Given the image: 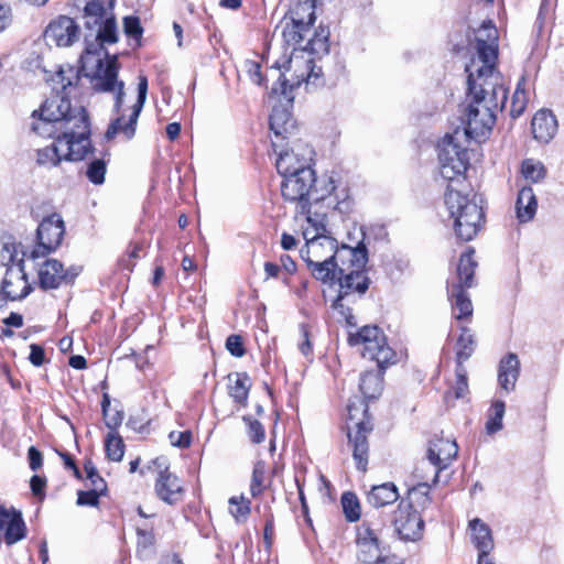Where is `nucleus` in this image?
<instances>
[{
    "mask_svg": "<svg viewBox=\"0 0 564 564\" xmlns=\"http://www.w3.org/2000/svg\"><path fill=\"white\" fill-rule=\"evenodd\" d=\"M31 129L40 137L55 139L37 150L39 165L52 167L62 160L80 161L90 149L88 115L84 107H73L66 99H52L34 110Z\"/></svg>",
    "mask_w": 564,
    "mask_h": 564,
    "instance_id": "f257e3e1",
    "label": "nucleus"
},
{
    "mask_svg": "<svg viewBox=\"0 0 564 564\" xmlns=\"http://www.w3.org/2000/svg\"><path fill=\"white\" fill-rule=\"evenodd\" d=\"M500 73H469L467 77L471 102L467 109L466 127L460 128L470 139L485 137L496 122V115L507 101Z\"/></svg>",
    "mask_w": 564,
    "mask_h": 564,
    "instance_id": "f03ea898",
    "label": "nucleus"
},
{
    "mask_svg": "<svg viewBox=\"0 0 564 564\" xmlns=\"http://www.w3.org/2000/svg\"><path fill=\"white\" fill-rule=\"evenodd\" d=\"M281 183L283 197L296 203V215L305 221L311 215L326 214L322 202L335 191V182L332 177L316 180L313 170H300L292 175H284Z\"/></svg>",
    "mask_w": 564,
    "mask_h": 564,
    "instance_id": "7ed1b4c3",
    "label": "nucleus"
},
{
    "mask_svg": "<svg viewBox=\"0 0 564 564\" xmlns=\"http://www.w3.org/2000/svg\"><path fill=\"white\" fill-rule=\"evenodd\" d=\"M339 254L340 257H349L347 259L349 265L339 269V290L333 307L340 312L347 324L356 325L354 315L344 302H351L350 297H354L355 294L361 296L369 288V278L362 270L368 261V252L364 243H358L355 248L343 246Z\"/></svg>",
    "mask_w": 564,
    "mask_h": 564,
    "instance_id": "20e7f679",
    "label": "nucleus"
},
{
    "mask_svg": "<svg viewBox=\"0 0 564 564\" xmlns=\"http://www.w3.org/2000/svg\"><path fill=\"white\" fill-rule=\"evenodd\" d=\"M272 87L270 90V102L272 112L270 115V129L275 137H283L293 128L291 108L294 100V93L302 85L296 73H272Z\"/></svg>",
    "mask_w": 564,
    "mask_h": 564,
    "instance_id": "39448f33",
    "label": "nucleus"
},
{
    "mask_svg": "<svg viewBox=\"0 0 564 564\" xmlns=\"http://www.w3.org/2000/svg\"><path fill=\"white\" fill-rule=\"evenodd\" d=\"M481 199L476 195H464L448 187L445 194V205L454 219V229L457 237L469 241L478 234L484 223Z\"/></svg>",
    "mask_w": 564,
    "mask_h": 564,
    "instance_id": "423d86ee",
    "label": "nucleus"
},
{
    "mask_svg": "<svg viewBox=\"0 0 564 564\" xmlns=\"http://www.w3.org/2000/svg\"><path fill=\"white\" fill-rule=\"evenodd\" d=\"M326 214H314L306 220L303 227L305 248L301 250V257L306 263H319L339 259L345 264L349 257H340L337 240L326 234Z\"/></svg>",
    "mask_w": 564,
    "mask_h": 564,
    "instance_id": "0eeeda50",
    "label": "nucleus"
},
{
    "mask_svg": "<svg viewBox=\"0 0 564 564\" xmlns=\"http://www.w3.org/2000/svg\"><path fill=\"white\" fill-rule=\"evenodd\" d=\"M470 138L460 128L446 133L437 144L440 173L446 180L463 175L469 164Z\"/></svg>",
    "mask_w": 564,
    "mask_h": 564,
    "instance_id": "6e6552de",
    "label": "nucleus"
},
{
    "mask_svg": "<svg viewBox=\"0 0 564 564\" xmlns=\"http://www.w3.org/2000/svg\"><path fill=\"white\" fill-rule=\"evenodd\" d=\"M498 31L491 21H484L475 31L471 47L475 55L465 70H495L498 66Z\"/></svg>",
    "mask_w": 564,
    "mask_h": 564,
    "instance_id": "1a4fd4ad",
    "label": "nucleus"
},
{
    "mask_svg": "<svg viewBox=\"0 0 564 564\" xmlns=\"http://www.w3.org/2000/svg\"><path fill=\"white\" fill-rule=\"evenodd\" d=\"M348 343L351 346H362V357L376 360L379 367L395 362V352L387 344L383 332L377 326H364L357 333H350Z\"/></svg>",
    "mask_w": 564,
    "mask_h": 564,
    "instance_id": "9d476101",
    "label": "nucleus"
},
{
    "mask_svg": "<svg viewBox=\"0 0 564 564\" xmlns=\"http://www.w3.org/2000/svg\"><path fill=\"white\" fill-rule=\"evenodd\" d=\"M457 453L458 445L455 440L436 437L430 442L427 460H422L417 465V471L429 467L433 484H435L438 479L440 471L448 467L456 458Z\"/></svg>",
    "mask_w": 564,
    "mask_h": 564,
    "instance_id": "9b49d317",
    "label": "nucleus"
},
{
    "mask_svg": "<svg viewBox=\"0 0 564 564\" xmlns=\"http://www.w3.org/2000/svg\"><path fill=\"white\" fill-rule=\"evenodd\" d=\"M328 36L329 32L327 29L319 28L317 31H314L313 36H307V43L302 48H294L289 61L288 67L294 66L299 67L295 62L297 59H304L306 63V70H315L316 68L321 69V66L316 65L315 56L321 57L328 53Z\"/></svg>",
    "mask_w": 564,
    "mask_h": 564,
    "instance_id": "f8f14e48",
    "label": "nucleus"
},
{
    "mask_svg": "<svg viewBox=\"0 0 564 564\" xmlns=\"http://www.w3.org/2000/svg\"><path fill=\"white\" fill-rule=\"evenodd\" d=\"M65 234V225L59 214H52L45 217L37 227L39 246L32 252L33 258H37L41 253L54 251L62 242Z\"/></svg>",
    "mask_w": 564,
    "mask_h": 564,
    "instance_id": "ddd939ff",
    "label": "nucleus"
},
{
    "mask_svg": "<svg viewBox=\"0 0 564 564\" xmlns=\"http://www.w3.org/2000/svg\"><path fill=\"white\" fill-rule=\"evenodd\" d=\"M147 95L148 78L145 76H139L138 98L134 105L131 107V112L129 115L128 121L124 120L123 115H120L117 119H115L106 132L107 139H112L118 133H122L128 140L134 135L135 124L141 113V110L145 104Z\"/></svg>",
    "mask_w": 564,
    "mask_h": 564,
    "instance_id": "4468645a",
    "label": "nucleus"
},
{
    "mask_svg": "<svg viewBox=\"0 0 564 564\" xmlns=\"http://www.w3.org/2000/svg\"><path fill=\"white\" fill-rule=\"evenodd\" d=\"M393 525L401 539L416 541L422 536L424 522L411 502H400L394 512Z\"/></svg>",
    "mask_w": 564,
    "mask_h": 564,
    "instance_id": "2eb2a0df",
    "label": "nucleus"
},
{
    "mask_svg": "<svg viewBox=\"0 0 564 564\" xmlns=\"http://www.w3.org/2000/svg\"><path fill=\"white\" fill-rule=\"evenodd\" d=\"M0 288L8 303L23 300L31 293L32 285L24 272L22 259L17 260V264L7 268Z\"/></svg>",
    "mask_w": 564,
    "mask_h": 564,
    "instance_id": "dca6fc26",
    "label": "nucleus"
},
{
    "mask_svg": "<svg viewBox=\"0 0 564 564\" xmlns=\"http://www.w3.org/2000/svg\"><path fill=\"white\" fill-rule=\"evenodd\" d=\"M312 149L302 143H295L290 150L280 151L276 159V170L281 176L292 175L300 170H312Z\"/></svg>",
    "mask_w": 564,
    "mask_h": 564,
    "instance_id": "f3484780",
    "label": "nucleus"
},
{
    "mask_svg": "<svg viewBox=\"0 0 564 564\" xmlns=\"http://www.w3.org/2000/svg\"><path fill=\"white\" fill-rule=\"evenodd\" d=\"M79 34L80 30L76 22L69 17L61 15L46 28L45 40L48 44L67 47L78 41Z\"/></svg>",
    "mask_w": 564,
    "mask_h": 564,
    "instance_id": "a211bd4d",
    "label": "nucleus"
},
{
    "mask_svg": "<svg viewBox=\"0 0 564 564\" xmlns=\"http://www.w3.org/2000/svg\"><path fill=\"white\" fill-rule=\"evenodd\" d=\"M372 425L368 419L355 423V431L348 427L349 443L352 445V457L357 469L367 470L368 465V441L367 435L371 432Z\"/></svg>",
    "mask_w": 564,
    "mask_h": 564,
    "instance_id": "6ab92c4d",
    "label": "nucleus"
},
{
    "mask_svg": "<svg viewBox=\"0 0 564 564\" xmlns=\"http://www.w3.org/2000/svg\"><path fill=\"white\" fill-rule=\"evenodd\" d=\"M79 270L70 268L64 270L63 264L55 259L45 260L39 269V281L43 289H56L63 281H72Z\"/></svg>",
    "mask_w": 564,
    "mask_h": 564,
    "instance_id": "aec40b11",
    "label": "nucleus"
},
{
    "mask_svg": "<svg viewBox=\"0 0 564 564\" xmlns=\"http://www.w3.org/2000/svg\"><path fill=\"white\" fill-rule=\"evenodd\" d=\"M118 73H84L90 78L94 90L100 93H115V110L120 113L124 98V84L117 78Z\"/></svg>",
    "mask_w": 564,
    "mask_h": 564,
    "instance_id": "412c9836",
    "label": "nucleus"
},
{
    "mask_svg": "<svg viewBox=\"0 0 564 564\" xmlns=\"http://www.w3.org/2000/svg\"><path fill=\"white\" fill-rule=\"evenodd\" d=\"M183 491L180 479L170 473L165 466V470L160 471L155 481L158 497L169 505H174L181 500Z\"/></svg>",
    "mask_w": 564,
    "mask_h": 564,
    "instance_id": "4be33fe9",
    "label": "nucleus"
},
{
    "mask_svg": "<svg viewBox=\"0 0 564 564\" xmlns=\"http://www.w3.org/2000/svg\"><path fill=\"white\" fill-rule=\"evenodd\" d=\"M79 75L80 73H48L45 82L55 95L44 104L52 99H66L70 104L67 96L78 84Z\"/></svg>",
    "mask_w": 564,
    "mask_h": 564,
    "instance_id": "5701e85b",
    "label": "nucleus"
},
{
    "mask_svg": "<svg viewBox=\"0 0 564 564\" xmlns=\"http://www.w3.org/2000/svg\"><path fill=\"white\" fill-rule=\"evenodd\" d=\"M533 138L541 143H549L557 132V120L550 110H539L532 121Z\"/></svg>",
    "mask_w": 564,
    "mask_h": 564,
    "instance_id": "b1692460",
    "label": "nucleus"
},
{
    "mask_svg": "<svg viewBox=\"0 0 564 564\" xmlns=\"http://www.w3.org/2000/svg\"><path fill=\"white\" fill-rule=\"evenodd\" d=\"M520 376V360L513 352H509L499 362L498 382L500 388L510 393L514 390L516 383Z\"/></svg>",
    "mask_w": 564,
    "mask_h": 564,
    "instance_id": "393cba45",
    "label": "nucleus"
},
{
    "mask_svg": "<svg viewBox=\"0 0 564 564\" xmlns=\"http://www.w3.org/2000/svg\"><path fill=\"white\" fill-rule=\"evenodd\" d=\"M452 301L453 317L457 321H468L473 315V304L462 285L448 288Z\"/></svg>",
    "mask_w": 564,
    "mask_h": 564,
    "instance_id": "a878e982",
    "label": "nucleus"
},
{
    "mask_svg": "<svg viewBox=\"0 0 564 564\" xmlns=\"http://www.w3.org/2000/svg\"><path fill=\"white\" fill-rule=\"evenodd\" d=\"M469 529L471 531V541L478 550V555L489 554L494 549V539L490 528L476 518L469 521Z\"/></svg>",
    "mask_w": 564,
    "mask_h": 564,
    "instance_id": "bb28decb",
    "label": "nucleus"
},
{
    "mask_svg": "<svg viewBox=\"0 0 564 564\" xmlns=\"http://www.w3.org/2000/svg\"><path fill=\"white\" fill-rule=\"evenodd\" d=\"M538 202L531 187L524 186L518 193L517 217L521 223L531 220L536 213Z\"/></svg>",
    "mask_w": 564,
    "mask_h": 564,
    "instance_id": "cd10ccee",
    "label": "nucleus"
},
{
    "mask_svg": "<svg viewBox=\"0 0 564 564\" xmlns=\"http://www.w3.org/2000/svg\"><path fill=\"white\" fill-rule=\"evenodd\" d=\"M398 498V489L392 482L373 486L367 494V501L375 508L391 505L395 502Z\"/></svg>",
    "mask_w": 564,
    "mask_h": 564,
    "instance_id": "c85d7f7f",
    "label": "nucleus"
},
{
    "mask_svg": "<svg viewBox=\"0 0 564 564\" xmlns=\"http://www.w3.org/2000/svg\"><path fill=\"white\" fill-rule=\"evenodd\" d=\"M358 546L360 552V560L364 562H370L372 558L378 560L382 557L380 555L378 536L375 531L366 528L365 531L359 533Z\"/></svg>",
    "mask_w": 564,
    "mask_h": 564,
    "instance_id": "c756f323",
    "label": "nucleus"
},
{
    "mask_svg": "<svg viewBox=\"0 0 564 564\" xmlns=\"http://www.w3.org/2000/svg\"><path fill=\"white\" fill-rule=\"evenodd\" d=\"M228 393L235 402L246 404L250 390V379L247 373L236 372L228 376Z\"/></svg>",
    "mask_w": 564,
    "mask_h": 564,
    "instance_id": "7c9ffc66",
    "label": "nucleus"
},
{
    "mask_svg": "<svg viewBox=\"0 0 564 564\" xmlns=\"http://www.w3.org/2000/svg\"><path fill=\"white\" fill-rule=\"evenodd\" d=\"M530 86L531 84L529 78L522 75L517 84L511 100L510 116L513 119L519 118L524 112L529 100Z\"/></svg>",
    "mask_w": 564,
    "mask_h": 564,
    "instance_id": "2f4dec72",
    "label": "nucleus"
},
{
    "mask_svg": "<svg viewBox=\"0 0 564 564\" xmlns=\"http://www.w3.org/2000/svg\"><path fill=\"white\" fill-rule=\"evenodd\" d=\"M414 476L420 480V482L409 490L410 498L425 507L430 503L429 489L431 485L429 481L431 480L433 482L430 468L425 467L424 469L417 471L416 467L414 470Z\"/></svg>",
    "mask_w": 564,
    "mask_h": 564,
    "instance_id": "473e14b6",
    "label": "nucleus"
},
{
    "mask_svg": "<svg viewBox=\"0 0 564 564\" xmlns=\"http://www.w3.org/2000/svg\"><path fill=\"white\" fill-rule=\"evenodd\" d=\"M315 3L314 0H297L291 14L294 23H300L302 28H310L315 21Z\"/></svg>",
    "mask_w": 564,
    "mask_h": 564,
    "instance_id": "72a5a7b5",
    "label": "nucleus"
},
{
    "mask_svg": "<svg viewBox=\"0 0 564 564\" xmlns=\"http://www.w3.org/2000/svg\"><path fill=\"white\" fill-rule=\"evenodd\" d=\"M476 267L477 263L474 260V250L469 249L467 252L460 256L457 265V275L459 283H457L456 285H462V288L464 289L470 288L473 285V278Z\"/></svg>",
    "mask_w": 564,
    "mask_h": 564,
    "instance_id": "f704fd0d",
    "label": "nucleus"
},
{
    "mask_svg": "<svg viewBox=\"0 0 564 564\" xmlns=\"http://www.w3.org/2000/svg\"><path fill=\"white\" fill-rule=\"evenodd\" d=\"M308 268L312 271V274L323 282L333 281L335 278L338 279L339 269L337 260H327L325 262L321 261L319 263H307Z\"/></svg>",
    "mask_w": 564,
    "mask_h": 564,
    "instance_id": "c9c22d12",
    "label": "nucleus"
},
{
    "mask_svg": "<svg viewBox=\"0 0 564 564\" xmlns=\"http://www.w3.org/2000/svg\"><path fill=\"white\" fill-rule=\"evenodd\" d=\"M506 412V404L503 401H495L488 412V417L486 422V432L489 435H492L500 430H502V419Z\"/></svg>",
    "mask_w": 564,
    "mask_h": 564,
    "instance_id": "e433bc0d",
    "label": "nucleus"
},
{
    "mask_svg": "<svg viewBox=\"0 0 564 564\" xmlns=\"http://www.w3.org/2000/svg\"><path fill=\"white\" fill-rule=\"evenodd\" d=\"M475 350V338L467 327H462V334L456 344V356L458 365L467 360Z\"/></svg>",
    "mask_w": 564,
    "mask_h": 564,
    "instance_id": "4c0bfd02",
    "label": "nucleus"
},
{
    "mask_svg": "<svg viewBox=\"0 0 564 564\" xmlns=\"http://www.w3.org/2000/svg\"><path fill=\"white\" fill-rule=\"evenodd\" d=\"M359 389L365 398L373 399L382 390V380L376 372H366L360 378Z\"/></svg>",
    "mask_w": 564,
    "mask_h": 564,
    "instance_id": "58836bf2",
    "label": "nucleus"
},
{
    "mask_svg": "<svg viewBox=\"0 0 564 564\" xmlns=\"http://www.w3.org/2000/svg\"><path fill=\"white\" fill-rule=\"evenodd\" d=\"M521 173L527 181L538 183L545 178L546 169L542 162L527 159L521 164Z\"/></svg>",
    "mask_w": 564,
    "mask_h": 564,
    "instance_id": "ea45409f",
    "label": "nucleus"
},
{
    "mask_svg": "<svg viewBox=\"0 0 564 564\" xmlns=\"http://www.w3.org/2000/svg\"><path fill=\"white\" fill-rule=\"evenodd\" d=\"M229 513L235 518L236 522L242 523L247 520L251 511V502L245 496L231 497L228 500Z\"/></svg>",
    "mask_w": 564,
    "mask_h": 564,
    "instance_id": "a19ab883",
    "label": "nucleus"
},
{
    "mask_svg": "<svg viewBox=\"0 0 564 564\" xmlns=\"http://www.w3.org/2000/svg\"><path fill=\"white\" fill-rule=\"evenodd\" d=\"M311 34L310 28H302L300 23L286 22L281 31V35L286 43L300 44Z\"/></svg>",
    "mask_w": 564,
    "mask_h": 564,
    "instance_id": "79ce46f5",
    "label": "nucleus"
},
{
    "mask_svg": "<svg viewBox=\"0 0 564 564\" xmlns=\"http://www.w3.org/2000/svg\"><path fill=\"white\" fill-rule=\"evenodd\" d=\"M107 457L113 462H120L124 454V444L117 432H109L105 440Z\"/></svg>",
    "mask_w": 564,
    "mask_h": 564,
    "instance_id": "37998d69",
    "label": "nucleus"
},
{
    "mask_svg": "<svg viewBox=\"0 0 564 564\" xmlns=\"http://www.w3.org/2000/svg\"><path fill=\"white\" fill-rule=\"evenodd\" d=\"M25 536V524L22 519V514L20 511L15 516H13V519L8 524L7 530L4 532V540L7 544L12 545L17 543L18 541L22 540Z\"/></svg>",
    "mask_w": 564,
    "mask_h": 564,
    "instance_id": "c03bdc74",
    "label": "nucleus"
},
{
    "mask_svg": "<svg viewBox=\"0 0 564 564\" xmlns=\"http://www.w3.org/2000/svg\"><path fill=\"white\" fill-rule=\"evenodd\" d=\"M341 506L348 521L355 522L360 518V505L355 494L345 492L341 496Z\"/></svg>",
    "mask_w": 564,
    "mask_h": 564,
    "instance_id": "a18cd8bd",
    "label": "nucleus"
},
{
    "mask_svg": "<svg viewBox=\"0 0 564 564\" xmlns=\"http://www.w3.org/2000/svg\"><path fill=\"white\" fill-rule=\"evenodd\" d=\"M18 248L14 242L0 238V265L17 264Z\"/></svg>",
    "mask_w": 564,
    "mask_h": 564,
    "instance_id": "49530a36",
    "label": "nucleus"
},
{
    "mask_svg": "<svg viewBox=\"0 0 564 564\" xmlns=\"http://www.w3.org/2000/svg\"><path fill=\"white\" fill-rule=\"evenodd\" d=\"M97 39L101 43L112 44L117 42V25L112 17L105 18L104 23L98 30Z\"/></svg>",
    "mask_w": 564,
    "mask_h": 564,
    "instance_id": "de8ad7c7",
    "label": "nucleus"
},
{
    "mask_svg": "<svg viewBox=\"0 0 564 564\" xmlns=\"http://www.w3.org/2000/svg\"><path fill=\"white\" fill-rule=\"evenodd\" d=\"M123 31L127 36L132 39L137 45L140 44V40L143 33V29L140 23V19L134 15L123 18Z\"/></svg>",
    "mask_w": 564,
    "mask_h": 564,
    "instance_id": "09e8293b",
    "label": "nucleus"
},
{
    "mask_svg": "<svg viewBox=\"0 0 564 564\" xmlns=\"http://www.w3.org/2000/svg\"><path fill=\"white\" fill-rule=\"evenodd\" d=\"M105 174L106 163L104 160L97 159L88 164L86 176L91 183L97 185L102 184L105 182Z\"/></svg>",
    "mask_w": 564,
    "mask_h": 564,
    "instance_id": "8fccbe9b",
    "label": "nucleus"
},
{
    "mask_svg": "<svg viewBox=\"0 0 564 564\" xmlns=\"http://www.w3.org/2000/svg\"><path fill=\"white\" fill-rule=\"evenodd\" d=\"M243 422L248 427L247 433L250 441L256 444L262 443L265 437L263 425L251 416H243Z\"/></svg>",
    "mask_w": 564,
    "mask_h": 564,
    "instance_id": "3c124183",
    "label": "nucleus"
},
{
    "mask_svg": "<svg viewBox=\"0 0 564 564\" xmlns=\"http://www.w3.org/2000/svg\"><path fill=\"white\" fill-rule=\"evenodd\" d=\"M264 465L257 463L252 470V478L250 484V492L252 497L259 496L264 489Z\"/></svg>",
    "mask_w": 564,
    "mask_h": 564,
    "instance_id": "603ef678",
    "label": "nucleus"
},
{
    "mask_svg": "<svg viewBox=\"0 0 564 564\" xmlns=\"http://www.w3.org/2000/svg\"><path fill=\"white\" fill-rule=\"evenodd\" d=\"M106 490H98V488L90 487L88 490L78 491L77 505L96 507L99 503L100 496L105 495Z\"/></svg>",
    "mask_w": 564,
    "mask_h": 564,
    "instance_id": "864d4df0",
    "label": "nucleus"
},
{
    "mask_svg": "<svg viewBox=\"0 0 564 564\" xmlns=\"http://www.w3.org/2000/svg\"><path fill=\"white\" fill-rule=\"evenodd\" d=\"M84 12H85V17L94 19V21H93L94 24H98V23H100V21L102 19L107 18L106 17L107 10L104 7L102 2H100L98 0L88 1L85 4Z\"/></svg>",
    "mask_w": 564,
    "mask_h": 564,
    "instance_id": "5fc2aeb1",
    "label": "nucleus"
},
{
    "mask_svg": "<svg viewBox=\"0 0 564 564\" xmlns=\"http://www.w3.org/2000/svg\"><path fill=\"white\" fill-rule=\"evenodd\" d=\"M86 473L87 486L98 488V490H107L106 481L99 476L95 465L87 460L84 465Z\"/></svg>",
    "mask_w": 564,
    "mask_h": 564,
    "instance_id": "6e6d98bb",
    "label": "nucleus"
},
{
    "mask_svg": "<svg viewBox=\"0 0 564 564\" xmlns=\"http://www.w3.org/2000/svg\"><path fill=\"white\" fill-rule=\"evenodd\" d=\"M324 75L325 73H307V76L304 78L296 74V76L302 80V84L304 83L307 91H314L324 87L326 85V78Z\"/></svg>",
    "mask_w": 564,
    "mask_h": 564,
    "instance_id": "4d7b16f0",
    "label": "nucleus"
},
{
    "mask_svg": "<svg viewBox=\"0 0 564 564\" xmlns=\"http://www.w3.org/2000/svg\"><path fill=\"white\" fill-rule=\"evenodd\" d=\"M454 391L457 399L464 398L468 392L466 371L462 365H458L456 369V384Z\"/></svg>",
    "mask_w": 564,
    "mask_h": 564,
    "instance_id": "13d9d810",
    "label": "nucleus"
},
{
    "mask_svg": "<svg viewBox=\"0 0 564 564\" xmlns=\"http://www.w3.org/2000/svg\"><path fill=\"white\" fill-rule=\"evenodd\" d=\"M138 547L147 549L154 543V535L151 528L138 525Z\"/></svg>",
    "mask_w": 564,
    "mask_h": 564,
    "instance_id": "bf43d9fd",
    "label": "nucleus"
},
{
    "mask_svg": "<svg viewBox=\"0 0 564 564\" xmlns=\"http://www.w3.org/2000/svg\"><path fill=\"white\" fill-rule=\"evenodd\" d=\"M226 348L235 357H242L245 355L242 337L239 335H230L226 340Z\"/></svg>",
    "mask_w": 564,
    "mask_h": 564,
    "instance_id": "052dcab7",
    "label": "nucleus"
},
{
    "mask_svg": "<svg viewBox=\"0 0 564 564\" xmlns=\"http://www.w3.org/2000/svg\"><path fill=\"white\" fill-rule=\"evenodd\" d=\"M105 424L110 432H116L117 427H119L123 421V413L121 411H107L102 413Z\"/></svg>",
    "mask_w": 564,
    "mask_h": 564,
    "instance_id": "680f3d73",
    "label": "nucleus"
},
{
    "mask_svg": "<svg viewBox=\"0 0 564 564\" xmlns=\"http://www.w3.org/2000/svg\"><path fill=\"white\" fill-rule=\"evenodd\" d=\"M169 438L173 446L185 448L191 445L192 434L188 431L171 432Z\"/></svg>",
    "mask_w": 564,
    "mask_h": 564,
    "instance_id": "e2e57ef3",
    "label": "nucleus"
},
{
    "mask_svg": "<svg viewBox=\"0 0 564 564\" xmlns=\"http://www.w3.org/2000/svg\"><path fill=\"white\" fill-rule=\"evenodd\" d=\"M24 70H37L42 69L45 70L42 58L39 53L31 52L28 58L23 62L21 66Z\"/></svg>",
    "mask_w": 564,
    "mask_h": 564,
    "instance_id": "0e129e2a",
    "label": "nucleus"
},
{
    "mask_svg": "<svg viewBox=\"0 0 564 564\" xmlns=\"http://www.w3.org/2000/svg\"><path fill=\"white\" fill-rule=\"evenodd\" d=\"M29 466L33 471L39 470L43 465L42 453L34 446L28 451Z\"/></svg>",
    "mask_w": 564,
    "mask_h": 564,
    "instance_id": "69168bd1",
    "label": "nucleus"
},
{
    "mask_svg": "<svg viewBox=\"0 0 564 564\" xmlns=\"http://www.w3.org/2000/svg\"><path fill=\"white\" fill-rule=\"evenodd\" d=\"M30 349H31V351H30L29 359L32 362V365H34L36 367L42 366L45 361L44 349L36 344H32L30 346Z\"/></svg>",
    "mask_w": 564,
    "mask_h": 564,
    "instance_id": "338daca9",
    "label": "nucleus"
},
{
    "mask_svg": "<svg viewBox=\"0 0 564 564\" xmlns=\"http://www.w3.org/2000/svg\"><path fill=\"white\" fill-rule=\"evenodd\" d=\"M18 511L13 508H6L3 505L0 503V531L7 530L8 524L13 519V516H15Z\"/></svg>",
    "mask_w": 564,
    "mask_h": 564,
    "instance_id": "774afa93",
    "label": "nucleus"
}]
</instances>
